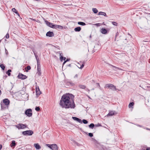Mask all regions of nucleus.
<instances>
[{
  "instance_id": "18",
  "label": "nucleus",
  "mask_w": 150,
  "mask_h": 150,
  "mask_svg": "<svg viewBox=\"0 0 150 150\" xmlns=\"http://www.w3.org/2000/svg\"><path fill=\"white\" fill-rule=\"evenodd\" d=\"M98 14L99 15H103L107 17V16L106 13L105 12H101V11L99 12L98 13Z\"/></svg>"
},
{
  "instance_id": "10",
  "label": "nucleus",
  "mask_w": 150,
  "mask_h": 150,
  "mask_svg": "<svg viewBox=\"0 0 150 150\" xmlns=\"http://www.w3.org/2000/svg\"><path fill=\"white\" fill-rule=\"evenodd\" d=\"M72 118L74 120L80 123H82L81 120L79 118L76 117H72Z\"/></svg>"
},
{
  "instance_id": "53",
  "label": "nucleus",
  "mask_w": 150,
  "mask_h": 150,
  "mask_svg": "<svg viewBox=\"0 0 150 150\" xmlns=\"http://www.w3.org/2000/svg\"><path fill=\"white\" fill-rule=\"evenodd\" d=\"M146 150H150V148L146 149Z\"/></svg>"
},
{
  "instance_id": "63",
  "label": "nucleus",
  "mask_w": 150,
  "mask_h": 150,
  "mask_svg": "<svg viewBox=\"0 0 150 150\" xmlns=\"http://www.w3.org/2000/svg\"><path fill=\"white\" fill-rule=\"evenodd\" d=\"M148 88H150V86L148 87Z\"/></svg>"
},
{
  "instance_id": "27",
  "label": "nucleus",
  "mask_w": 150,
  "mask_h": 150,
  "mask_svg": "<svg viewBox=\"0 0 150 150\" xmlns=\"http://www.w3.org/2000/svg\"><path fill=\"white\" fill-rule=\"evenodd\" d=\"M34 52V54L35 56V57L36 59L37 62H39V59L38 56L36 54V53H35L34 52Z\"/></svg>"
},
{
  "instance_id": "15",
  "label": "nucleus",
  "mask_w": 150,
  "mask_h": 150,
  "mask_svg": "<svg viewBox=\"0 0 150 150\" xmlns=\"http://www.w3.org/2000/svg\"><path fill=\"white\" fill-rule=\"evenodd\" d=\"M101 33L103 34H106L107 33V31L106 29L102 28L101 30Z\"/></svg>"
},
{
  "instance_id": "44",
  "label": "nucleus",
  "mask_w": 150,
  "mask_h": 150,
  "mask_svg": "<svg viewBox=\"0 0 150 150\" xmlns=\"http://www.w3.org/2000/svg\"><path fill=\"white\" fill-rule=\"evenodd\" d=\"M119 35V33H118V32H117L116 33V35H115V40H116V37H117V36L118 35Z\"/></svg>"
},
{
  "instance_id": "31",
  "label": "nucleus",
  "mask_w": 150,
  "mask_h": 150,
  "mask_svg": "<svg viewBox=\"0 0 150 150\" xmlns=\"http://www.w3.org/2000/svg\"><path fill=\"white\" fill-rule=\"evenodd\" d=\"M58 27H59V25H54L53 24L52 28L56 29V28H58Z\"/></svg>"
},
{
  "instance_id": "48",
  "label": "nucleus",
  "mask_w": 150,
  "mask_h": 150,
  "mask_svg": "<svg viewBox=\"0 0 150 150\" xmlns=\"http://www.w3.org/2000/svg\"><path fill=\"white\" fill-rule=\"evenodd\" d=\"M86 90L89 92L90 91V90L89 89H88V88H86Z\"/></svg>"
},
{
  "instance_id": "20",
  "label": "nucleus",
  "mask_w": 150,
  "mask_h": 150,
  "mask_svg": "<svg viewBox=\"0 0 150 150\" xmlns=\"http://www.w3.org/2000/svg\"><path fill=\"white\" fill-rule=\"evenodd\" d=\"M12 11L14 12L15 13L17 14V15H18V16H19V13H18V11H17V10L15 8H12Z\"/></svg>"
},
{
  "instance_id": "61",
  "label": "nucleus",
  "mask_w": 150,
  "mask_h": 150,
  "mask_svg": "<svg viewBox=\"0 0 150 150\" xmlns=\"http://www.w3.org/2000/svg\"><path fill=\"white\" fill-rule=\"evenodd\" d=\"M90 38H91V35H90Z\"/></svg>"
},
{
  "instance_id": "4",
  "label": "nucleus",
  "mask_w": 150,
  "mask_h": 150,
  "mask_svg": "<svg viewBox=\"0 0 150 150\" xmlns=\"http://www.w3.org/2000/svg\"><path fill=\"white\" fill-rule=\"evenodd\" d=\"M16 127L18 129H23L27 127L26 125L23 124L21 123H19L16 125Z\"/></svg>"
},
{
  "instance_id": "49",
  "label": "nucleus",
  "mask_w": 150,
  "mask_h": 150,
  "mask_svg": "<svg viewBox=\"0 0 150 150\" xmlns=\"http://www.w3.org/2000/svg\"><path fill=\"white\" fill-rule=\"evenodd\" d=\"M2 148V146L0 144V150H1Z\"/></svg>"
},
{
  "instance_id": "32",
  "label": "nucleus",
  "mask_w": 150,
  "mask_h": 150,
  "mask_svg": "<svg viewBox=\"0 0 150 150\" xmlns=\"http://www.w3.org/2000/svg\"><path fill=\"white\" fill-rule=\"evenodd\" d=\"M53 144H46V146H47L48 147H49L50 149H52V146Z\"/></svg>"
},
{
  "instance_id": "5",
  "label": "nucleus",
  "mask_w": 150,
  "mask_h": 150,
  "mask_svg": "<svg viewBox=\"0 0 150 150\" xmlns=\"http://www.w3.org/2000/svg\"><path fill=\"white\" fill-rule=\"evenodd\" d=\"M25 114L29 117H31L32 115V110L30 109H27L25 111Z\"/></svg>"
},
{
  "instance_id": "51",
  "label": "nucleus",
  "mask_w": 150,
  "mask_h": 150,
  "mask_svg": "<svg viewBox=\"0 0 150 150\" xmlns=\"http://www.w3.org/2000/svg\"><path fill=\"white\" fill-rule=\"evenodd\" d=\"M66 59V58L65 57H64V58L63 59V60L65 61Z\"/></svg>"
},
{
  "instance_id": "16",
  "label": "nucleus",
  "mask_w": 150,
  "mask_h": 150,
  "mask_svg": "<svg viewBox=\"0 0 150 150\" xmlns=\"http://www.w3.org/2000/svg\"><path fill=\"white\" fill-rule=\"evenodd\" d=\"M110 65L112 67L114 68L115 69H113L115 71H117V69L120 70H122L120 68L117 67H115L112 65L110 64Z\"/></svg>"
},
{
  "instance_id": "13",
  "label": "nucleus",
  "mask_w": 150,
  "mask_h": 150,
  "mask_svg": "<svg viewBox=\"0 0 150 150\" xmlns=\"http://www.w3.org/2000/svg\"><path fill=\"white\" fill-rule=\"evenodd\" d=\"M117 113L115 111H110L108 114L107 116H112L115 114H116Z\"/></svg>"
},
{
  "instance_id": "59",
  "label": "nucleus",
  "mask_w": 150,
  "mask_h": 150,
  "mask_svg": "<svg viewBox=\"0 0 150 150\" xmlns=\"http://www.w3.org/2000/svg\"><path fill=\"white\" fill-rule=\"evenodd\" d=\"M146 129H147V130H149V129L148 128H146Z\"/></svg>"
},
{
  "instance_id": "12",
  "label": "nucleus",
  "mask_w": 150,
  "mask_h": 150,
  "mask_svg": "<svg viewBox=\"0 0 150 150\" xmlns=\"http://www.w3.org/2000/svg\"><path fill=\"white\" fill-rule=\"evenodd\" d=\"M34 146L37 150H39L41 148V146L38 143L35 144H34Z\"/></svg>"
},
{
  "instance_id": "8",
  "label": "nucleus",
  "mask_w": 150,
  "mask_h": 150,
  "mask_svg": "<svg viewBox=\"0 0 150 150\" xmlns=\"http://www.w3.org/2000/svg\"><path fill=\"white\" fill-rule=\"evenodd\" d=\"M45 22L46 24L48 26L52 28L53 27V24L52 23H51L49 22H48V21L45 20Z\"/></svg>"
},
{
  "instance_id": "57",
  "label": "nucleus",
  "mask_w": 150,
  "mask_h": 150,
  "mask_svg": "<svg viewBox=\"0 0 150 150\" xmlns=\"http://www.w3.org/2000/svg\"><path fill=\"white\" fill-rule=\"evenodd\" d=\"M68 66L69 67H70L71 66V64H69L68 65Z\"/></svg>"
},
{
  "instance_id": "24",
  "label": "nucleus",
  "mask_w": 150,
  "mask_h": 150,
  "mask_svg": "<svg viewBox=\"0 0 150 150\" xmlns=\"http://www.w3.org/2000/svg\"><path fill=\"white\" fill-rule=\"evenodd\" d=\"M78 24L79 25H81L82 26H84L86 25V24L85 23L82 22H79L78 23Z\"/></svg>"
},
{
  "instance_id": "25",
  "label": "nucleus",
  "mask_w": 150,
  "mask_h": 150,
  "mask_svg": "<svg viewBox=\"0 0 150 150\" xmlns=\"http://www.w3.org/2000/svg\"><path fill=\"white\" fill-rule=\"evenodd\" d=\"M1 108L2 109H4L5 108H7V107H6L5 105V104H4V103H1Z\"/></svg>"
},
{
  "instance_id": "42",
  "label": "nucleus",
  "mask_w": 150,
  "mask_h": 150,
  "mask_svg": "<svg viewBox=\"0 0 150 150\" xmlns=\"http://www.w3.org/2000/svg\"><path fill=\"white\" fill-rule=\"evenodd\" d=\"M9 37V34L7 33L6 35V38H8Z\"/></svg>"
},
{
  "instance_id": "9",
  "label": "nucleus",
  "mask_w": 150,
  "mask_h": 150,
  "mask_svg": "<svg viewBox=\"0 0 150 150\" xmlns=\"http://www.w3.org/2000/svg\"><path fill=\"white\" fill-rule=\"evenodd\" d=\"M52 147L51 149L52 150H58L59 148L56 144H53L52 146Z\"/></svg>"
},
{
  "instance_id": "35",
  "label": "nucleus",
  "mask_w": 150,
  "mask_h": 150,
  "mask_svg": "<svg viewBox=\"0 0 150 150\" xmlns=\"http://www.w3.org/2000/svg\"><path fill=\"white\" fill-rule=\"evenodd\" d=\"M60 53V60L61 61H62L63 60V59L64 58V57L61 56V53Z\"/></svg>"
},
{
  "instance_id": "19",
  "label": "nucleus",
  "mask_w": 150,
  "mask_h": 150,
  "mask_svg": "<svg viewBox=\"0 0 150 150\" xmlns=\"http://www.w3.org/2000/svg\"><path fill=\"white\" fill-rule=\"evenodd\" d=\"M81 30V28L80 27H78L75 28L74 30L76 32H79Z\"/></svg>"
},
{
  "instance_id": "64",
  "label": "nucleus",
  "mask_w": 150,
  "mask_h": 150,
  "mask_svg": "<svg viewBox=\"0 0 150 150\" xmlns=\"http://www.w3.org/2000/svg\"><path fill=\"white\" fill-rule=\"evenodd\" d=\"M143 150H145V149H143Z\"/></svg>"
},
{
  "instance_id": "3",
  "label": "nucleus",
  "mask_w": 150,
  "mask_h": 150,
  "mask_svg": "<svg viewBox=\"0 0 150 150\" xmlns=\"http://www.w3.org/2000/svg\"><path fill=\"white\" fill-rule=\"evenodd\" d=\"M33 133V132L32 130H28L22 132V134L25 136H31Z\"/></svg>"
},
{
  "instance_id": "52",
  "label": "nucleus",
  "mask_w": 150,
  "mask_h": 150,
  "mask_svg": "<svg viewBox=\"0 0 150 150\" xmlns=\"http://www.w3.org/2000/svg\"><path fill=\"white\" fill-rule=\"evenodd\" d=\"M137 126H139V127H142V126L139 125H137Z\"/></svg>"
},
{
  "instance_id": "23",
  "label": "nucleus",
  "mask_w": 150,
  "mask_h": 150,
  "mask_svg": "<svg viewBox=\"0 0 150 150\" xmlns=\"http://www.w3.org/2000/svg\"><path fill=\"white\" fill-rule=\"evenodd\" d=\"M134 103V102L130 103L129 105V108H133V106Z\"/></svg>"
},
{
  "instance_id": "62",
  "label": "nucleus",
  "mask_w": 150,
  "mask_h": 150,
  "mask_svg": "<svg viewBox=\"0 0 150 150\" xmlns=\"http://www.w3.org/2000/svg\"><path fill=\"white\" fill-rule=\"evenodd\" d=\"M37 88V91H38V88Z\"/></svg>"
},
{
  "instance_id": "28",
  "label": "nucleus",
  "mask_w": 150,
  "mask_h": 150,
  "mask_svg": "<svg viewBox=\"0 0 150 150\" xmlns=\"http://www.w3.org/2000/svg\"><path fill=\"white\" fill-rule=\"evenodd\" d=\"M94 126V125L93 123H91L89 125V127L91 129H93Z\"/></svg>"
},
{
  "instance_id": "17",
  "label": "nucleus",
  "mask_w": 150,
  "mask_h": 150,
  "mask_svg": "<svg viewBox=\"0 0 150 150\" xmlns=\"http://www.w3.org/2000/svg\"><path fill=\"white\" fill-rule=\"evenodd\" d=\"M78 87L80 88L81 89H85L86 88V86L84 85L81 84L78 85Z\"/></svg>"
},
{
  "instance_id": "60",
  "label": "nucleus",
  "mask_w": 150,
  "mask_h": 150,
  "mask_svg": "<svg viewBox=\"0 0 150 150\" xmlns=\"http://www.w3.org/2000/svg\"><path fill=\"white\" fill-rule=\"evenodd\" d=\"M93 140L94 141H96V140L94 139H93Z\"/></svg>"
},
{
  "instance_id": "2",
  "label": "nucleus",
  "mask_w": 150,
  "mask_h": 150,
  "mask_svg": "<svg viewBox=\"0 0 150 150\" xmlns=\"http://www.w3.org/2000/svg\"><path fill=\"white\" fill-rule=\"evenodd\" d=\"M105 88H109L113 91H115L117 90V88L113 84L111 83L107 84H106L104 87Z\"/></svg>"
},
{
  "instance_id": "22",
  "label": "nucleus",
  "mask_w": 150,
  "mask_h": 150,
  "mask_svg": "<svg viewBox=\"0 0 150 150\" xmlns=\"http://www.w3.org/2000/svg\"><path fill=\"white\" fill-rule=\"evenodd\" d=\"M16 145L15 141L14 140H13L11 144V147H14Z\"/></svg>"
},
{
  "instance_id": "6",
  "label": "nucleus",
  "mask_w": 150,
  "mask_h": 150,
  "mask_svg": "<svg viewBox=\"0 0 150 150\" xmlns=\"http://www.w3.org/2000/svg\"><path fill=\"white\" fill-rule=\"evenodd\" d=\"M18 78L21 79H26L27 77L21 73H19L18 76Z\"/></svg>"
},
{
  "instance_id": "47",
  "label": "nucleus",
  "mask_w": 150,
  "mask_h": 150,
  "mask_svg": "<svg viewBox=\"0 0 150 150\" xmlns=\"http://www.w3.org/2000/svg\"><path fill=\"white\" fill-rule=\"evenodd\" d=\"M70 60V59H68H68H67L66 60H65V61H66V62H68V61H69V60Z\"/></svg>"
},
{
  "instance_id": "38",
  "label": "nucleus",
  "mask_w": 150,
  "mask_h": 150,
  "mask_svg": "<svg viewBox=\"0 0 150 150\" xmlns=\"http://www.w3.org/2000/svg\"><path fill=\"white\" fill-rule=\"evenodd\" d=\"M112 23L113 25L116 26L117 25V23L113 21L112 22Z\"/></svg>"
},
{
  "instance_id": "21",
  "label": "nucleus",
  "mask_w": 150,
  "mask_h": 150,
  "mask_svg": "<svg viewBox=\"0 0 150 150\" xmlns=\"http://www.w3.org/2000/svg\"><path fill=\"white\" fill-rule=\"evenodd\" d=\"M38 91H37V88H36V93L37 95H40L41 94V92L40 91L39 88H38Z\"/></svg>"
},
{
  "instance_id": "50",
  "label": "nucleus",
  "mask_w": 150,
  "mask_h": 150,
  "mask_svg": "<svg viewBox=\"0 0 150 150\" xmlns=\"http://www.w3.org/2000/svg\"><path fill=\"white\" fill-rule=\"evenodd\" d=\"M66 62V61L65 60L63 63V65H64Z\"/></svg>"
},
{
  "instance_id": "29",
  "label": "nucleus",
  "mask_w": 150,
  "mask_h": 150,
  "mask_svg": "<svg viewBox=\"0 0 150 150\" xmlns=\"http://www.w3.org/2000/svg\"><path fill=\"white\" fill-rule=\"evenodd\" d=\"M11 71V69H8L6 72V74L8 76H10L11 75L10 72Z\"/></svg>"
},
{
  "instance_id": "45",
  "label": "nucleus",
  "mask_w": 150,
  "mask_h": 150,
  "mask_svg": "<svg viewBox=\"0 0 150 150\" xmlns=\"http://www.w3.org/2000/svg\"><path fill=\"white\" fill-rule=\"evenodd\" d=\"M95 25L98 26H100V23H96Z\"/></svg>"
},
{
  "instance_id": "40",
  "label": "nucleus",
  "mask_w": 150,
  "mask_h": 150,
  "mask_svg": "<svg viewBox=\"0 0 150 150\" xmlns=\"http://www.w3.org/2000/svg\"><path fill=\"white\" fill-rule=\"evenodd\" d=\"M24 89L23 90H21L20 91V93L22 94H24L25 93V91L24 90Z\"/></svg>"
},
{
  "instance_id": "7",
  "label": "nucleus",
  "mask_w": 150,
  "mask_h": 150,
  "mask_svg": "<svg viewBox=\"0 0 150 150\" xmlns=\"http://www.w3.org/2000/svg\"><path fill=\"white\" fill-rule=\"evenodd\" d=\"M4 103V104H5L6 107H7V108H8V105H9V101L8 99H5L3 100V103Z\"/></svg>"
},
{
  "instance_id": "14",
  "label": "nucleus",
  "mask_w": 150,
  "mask_h": 150,
  "mask_svg": "<svg viewBox=\"0 0 150 150\" xmlns=\"http://www.w3.org/2000/svg\"><path fill=\"white\" fill-rule=\"evenodd\" d=\"M41 72L40 68H37V74L39 76H40Z\"/></svg>"
},
{
  "instance_id": "36",
  "label": "nucleus",
  "mask_w": 150,
  "mask_h": 150,
  "mask_svg": "<svg viewBox=\"0 0 150 150\" xmlns=\"http://www.w3.org/2000/svg\"><path fill=\"white\" fill-rule=\"evenodd\" d=\"M37 68H40V62H37Z\"/></svg>"
},
{
  "instance_id": "39",
  "label": "nucleus",
  "mask_w": 150,
  "mask_h": 150,
  "mask_svg": "<svg viewBox=\"0 0 150 150\" xmlns=\"http://www.w3.org/2000/svg\"><path fill=\"white\" fill-rule=\"evenodd\" d=\"M84 65L83 63L81 64V65H80V67L78 66V67L80 69H82L84 67Z\"/></svg>"
},
{
  "instance_id": "46",
  "label": "nucleus",
  "mask_w": 150,
  "mask_h": 150,
  "mask_svg": "<svg viewBox=\"0 0 150 150\" xmlns=\"http://www.w3.org/2000/svg\"><path fill=\"white\" fill-rule=\"evenodd\" d=\"M5 52H6V54H8V52L7 50L6 49H5Z\"/></svg>"
},
{
  "instance_id": "34",
  "label": "nucleus",
  "mask_w": 150,
  "mask_h": 150,
  "mask_svg": "<svg viewBox=\"0 0 150 150\" xmlns=\"http://www.w3.org/2000/svg\"><path fill=\"white\" fill-rule=\"evenodd\" d=\"M82 122L84 124H86L88 123V121L86 120L83 119L82 120Z\"/></svg>"
},
{
  "instance_id": "33",
  "label": "nucleus",
  "mask_w": 150,
  "mask_h": 150,
  "mask_svg": "<svg viewBox=\"0 0 150 150\" xmlns=\"http://www.w3.org/2000/svg\"><path fill=\"white\" fill-rule=\"evenodd\" d=\"M0 67L2 69L4 70L5 67L4 66L3 64H1L0 65Z\"/></svg>"
},
{
  "instance_id": "26",
  "label": "nucleus",
  "mask_w": 150,
  "mask_h": 150,
  "mask_svg": "<svg viewBox=\"0 0 150 150\" xmlns=\"http://www.w3.org/2000/svg\"><path fill=\"white\" fill-rule=\"evenodd\" d=\"M92 11L95 13H97L98 11V10L96 8H92Z\"/></svg>"
},
{
  "instance_id": "1",
  "label": "nucleus",
  "mask_w": 150,
  "mask_h": 150,
  "mask_svg": "<svg viewBox=\"0 0 150 150\" xmlns=\"http://www.w3.org/2000/svg\"><path fill=\"white\" fill-rule=\"evenodd\" d=\"M74 98V96L71 94H64L61 97L59 105L62 108H74L75 105Z\"/></svg>"
},
{
  "instance_id": "41",
  "label": "nucleus",
  "mask_w": 150,
  "mask_h": 150,
  "mask_svg": "<svg viewBox=\"0 0 150 150\" xmlns=\"http://www.w3.org/2000/svg\"><path fill=\"white\" fill-rule=\"evenodd\" d=\"M88 136H90V137H92L93 136V133H88Z\"/></svg>"
},
{
  "instance_id": "11",
  "label": "nucleus",
  "mask_w": 150,
  "mask_h": 150,
  "mask_svg": "<svg viewBox=\"0 0 150 150\" xmlns=\"http://www.w3.org/2000/svg\"><path fill=\"white\" fill-rule=\"evenodd\" d=\"M46 35L47 36H49V37H52L53 36L54 33L52 32L49 31L46 34Z\"/></svg>"
},
{
  "instance_id": "37",
  "label": "nucleus",
  "mask_w": 150,
  "mask_h": 150,
  "mask_svg": "<svg viewBox=\"0 0 150 150\" xmlns=\"http://www.w3.org/2000/svg\"><path fill=\"white\" fill-rule=\"evenodd\" d=\"M35 110L37 111H38L40 110V108L39 107H36Z\"/></svg>"
},
{
  "instance_id": "30",
  "label": "nucleus",
  "mask_w": 150,
  "mask_h": 150,
  "mask_svg": "<svg viewBox=\"0 0 150 150\" xmlns=\"http://www.w3.org/2000/svg\"><path fill=\"white\" fill-rule=\"evenodd\" d=\"M31 69V67L29 66H28L25 68L26 71L28 72V70H30Z\"/></svg>"
},
{
  "instance_id": "55",
  "label": "nucleus",
  "mask_w": 150,
  "mask_h": 150,
  "mask_svg": "<svg viewBox=\"0 0 150 150\" xmlns=\"http://www.w3.org/2000/svg\"><path fill=\"white\" fill-rule=\"evenodd\" d=\"M75 76H76V77H77L78 76V75H77L76 74V75H75Z\"/></svg>"
},
{
  "instance_id": "43",
  "label": "nucleus",
  "mask_w": 150,
  "mask_h": 150,
  "mask_svg": "<svg viewBox=\"0 0 150 150\" xmlns=\"http://www.w3.org/2000/svg\"><path fill=\"white\" fill-rule=\"evenodd\" d=\"M58 28L60 29H63V26H62L61 25H59V27H58Z\"/></svg>"
},
{
  "instance_id": "58",
  "label": "nucleus",
  "mask_w": 150,
  "mask_h": 150,
  "mask_svg": "<svg viewBox=\"0 0 150 150\" xmlns=\"http://www.w3.org/2000/svg\"><path fill=\"white\" fill-rule=\"evenodd\" d=\"M32 20H33V21H35V19H33Z\"/></svg>"
},
{
  "instance_id": "56",
  "label": "nucleus",
  "mask_w": 150,
  "mask_h": 150,
  "mask_svg": "<svg viewBox=\"0 0 150 150\" xmlns=\"http://www.w3.org/2000/svg\"><path fill=\"white\" fill-rule=\"evenodd\" d=\"M1 91L0 90V95L1 94Z\"/></svg>"
},
{
  "instance_id": "54",
  "label": "nucleus",
  "mask_w": 150,
  "mask_h": 150,
  "mask_svg": "<svg viewBox=\"0 0 150 150\" xmlns=\"http://www.w3.org/2000/svg\"><path fill=\"white\" fill-rule=\"evenodd\" d=\"M97 84L98 85V86H100V85L99 83H97Z\"/></svg>"
}]
</instances>
